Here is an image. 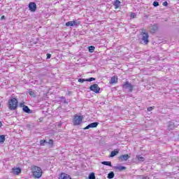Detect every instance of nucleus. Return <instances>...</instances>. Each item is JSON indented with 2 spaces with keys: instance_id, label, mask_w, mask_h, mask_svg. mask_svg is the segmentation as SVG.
I'll return each instance as SVG.
<instances>
[{
  "instance_id": "obj_28",
  "label": "nucleus",
  "mask_w": 179,
  "mask_h": 179,
  "mask_svg": "<svg viewBox=\"0 0 179 179\" xmlns=\"http://www.w3.org/2000/svg\"><path fill=\"white\" fill-rule=\"evenodd\" d=\"M66 26L67 27H69V26H73V24L72 21H69V22H67L66 23Z\"/></svg>"
},
{
  "instance_id": "obj_22",
  "label": "nucleus",
  "mask_w": 179,
  "mask_h": 179,
  "mask_svg": "<svg viewBox=\"0 0 179 179\" xmlns=\"http://www.w3.org/2000/svg\"><path fill=\"white\" fill-rule=\"evenodd\" d=\"M114 172L113 171H110L108 174V179H113L114 178Z\"/></svg>"
},
{
  "instance_id": "obj_11",
  "label": "nucleus",
  "mask_w": 179,
  "mask_h": 179,
  "mask_svg": "<svg viewBox=\"0 0 179 179\" xmlns=\"http://www.w3.org/2000/svg\"><path fill=\"white\" fill-rule=\"evenodd\" d=\"M13 173L15 176H19L22 173V169L20 168L13 169Z\"/></svg>"
},
{
  "instance_id": "obj_23",
  "label": "nucleus",
  "mask_w": 179,
  "mask_h": 179,
  "mask_svg": "<svg viewBox=\"0 0 179 179\" xmlns=\"http://www.w3.org/2000/svg\"><path fill=\"white\" fill-rule=\"evenodd\" d=\"M72 23L73 26H75L76 27V26H79V24H80V22L76 20L72 21Z\"/></svg>"
},
{
  "instance_id": "obj_41",
  "label": "nucleus",
  "mask_w": 179,
  "mask_h": 179,
  "mask_svg": "<svg viewBox=\"0 0 179 179\" xmlns=\"http://www.w3.org/2000/svg\"><path fill=\"white\" fill-rule=\"evenodd\" d=\"M0 107H1V103H0Z\"/></svg>"
},
{
  "instance_id": "obj_32",
  "label": "nucleus",
  "mask_w": 179,
  "mask_h": 179,
  "mask_svg": "<svg viewBox=\"0 0 179 179\" xmlns=\"http://www.w3.org/2000/svg\"><path fill=\"white\" fill-rule=\"evenodd\" d=\"M78 82L80 83H83V82H86V79H85V78H79L78 79Z\"/></svg>"
},
{
  "instance_id": "obj_37",
  "label": "nucleus",
  "mask_w": 179,
  "mask_h": 179,
  "mask_svg": "<svg viewBox=\"0 0 179 179\" xmlns=\"http://www.w3.org/2000/svg\"><path fill=\"white\" fill-rule=\"evenodd\" d=\"M46 57H47V59H50V58H51V54L47 53Z\"/></svg>"
},
{
  "instance_id": "obj_21",
  "label": "nucleus",
  "mask_w": 179,
  "mask_h": 179,
  "mask_svg": "<svg viewBox=\"0 0 179 179\" xmlns=\"http://www.w3.org/2000/svg\"><path fill=\"white\" fill-rule=\"evenodd\" d=\"M136 159H138L139 162H145V157L141 156V155H136Z\"/></svg>"
},
{
  "instance_id": "obj_19",
  "label": "nucleus",
  "mask_w": 179,
  "mask_h": 179,
  "mask_svg": "<svg viewBox=\"0 0 179 179\" xmlns=\"http://www.w3.org/2000/svg\"><path fill=\"white\" fill-rule=\"evenodd\" d=\"M101 164H103V166H108L109 167H113V165L111 164V162L103 161L101 162Z\"/></svg>"
},
{
  "instance_id": "obj_17",
  "label": "nucleus",
  "mask_w": 179,
  "mask_h": 179,
  "mask_svg": "<svg viewBox=\"0 0 179 179\" xmlns=\"http://www.w3.org/2000/svg\"><path fill=\"white\" fill-rule=\"evenodd\" d=\"M113 5L115 9H118V8H120V5H121V1H120V0H115Z\"/></svg>"
},
{
  "instance_id": "obj_29",
  "label": "nucleus",
  "mask_w": 179,
  "mask_h": 179,
  "mask_svg": "<svg viewBox=\"0 0 179 179\" xmlns=\"http://www.w3.org/2000/svg\"><path fill=\"white\" fill-rule=\"evenodd\" d=\"M93 80H96V78L91 77L90 78L86 79V82H93Z\"/></svg>"
},
{
  "instance_id": "obj_8",
  "label": "nucleus",
  "mask_w": 179,
  "mask_h": 179,
  "mask_svg": "<svg viewBox=\"0 0 179 179\" xmlns=\"http://www.w3.org/2000/svg\"><path fill=\"white\" fill-rule=\"evenodd\" d=\"M98 126H99V122H94L91 124H89L87 127L83 128V129L86 130V129H90V128H97Z\"/></svg>"
},
{
  "instance_id": "obj_7",
  "label": "nucleus",
  "mask_w": 179,
  "mask_h": 179,
  "mask_svg": "<svg viewBox=\"0 0 179 179\" xmlns=\"http://www.w3.org/2000/svg\"><path fill=\"white\" fill-rule=\"evenodd\" d=\"M28 8L31 12H36V10H37V4H36L34 2H30Z\"/></svg>"
},
{
  "instance_id": "obj_10",
  "label": "nucleus",
  "mask_w": 179,
  "mask_h": 179,
  "mask_svg": "<svg viewBox=\"0 0 179 179\" xmlns=\"http://www.w3.org/2000/svg\"><path fill=\"white\" fill-rule=\"evenodd\" d=\"M59 179H72L71 176L65 173H62Z\"/></svg>"
},
{
  "instance_id": "obj_33",
  "label": "nucleus",
  "mask_w": 179,
  "mask_h": 179,
  "mask_svg": "<svg viewBox=\"0 0 179 179\" xmlns=\"http://www.w3.org/2000/svg\"><path fill=\"white\" fill-rule=\"evenodd\" d=\"M29 96H33L34 97L36 96V94H34V92L31 90L29 91Z\"/></svg>"
},
{
  "instance_id": "obj_3",
  "label": "nucleus",
  "mask_w": 179,
  "mask_h": 179,
  "mask_svg": "<svg viewBox=\"0 0 179 179\" xmlns=\"http://www.w3.org/2000/svg\"><path fill=\"white\" fill-rule=\"evenodd\" d=\"M141 41L145 45L149 44V34L146 31V29H142L141 31Z\"/></svg>"
},
{
  "instance_id": "obj_35",
  "label": "nucleus",
  "mask_w": 179,
  "mask_h": 179,
  "mask_svg": "<svg viewBox=\"0 0 179 179\" xmlns=\"http://www.w3.org/2000/svg\"><path fill=\"white\" fill-rule=\"evenodd\" d=\"M155 108V106H150L147 108V111L150 112Z\"/></svg>"
},
{
  "instance_id": "obj_31",
  "label": "nucleus",
  "mask_w": 179,
  "mask_h": 179,
  "mask_svg": "<svg viewBox=\"0 0 179 179\" xmlns=\"http://www.w3.org/2000/svg\"><path fill=\"white\" fill-rule=\"evenodd\" d=\"M153 6H155V8H157V6H159V1H154L153 2Z\"/></svg>"
},
{
  "instance_id": "obj_9",
  "label": "nucleus",
  "mask_w": 179,
  "mask_h": 179,
  "mask_svg": "<svg viewBox=\"0 0 179 179\" xmlns=\"http://www.w3.org/2000/svg\"><path fill=\"white\" fill-rule=\"evenodd\" d=\"M22 111H24V113H27V114H31V113H33V110H30L27 106H23Z\"/></svg>"
},
{
  "instance_id": "obj_13",
  "label": "nucleus",
  "mask_w": 179,
  "mask_h": 179,
  "mask_svg": "<svg viewBox=\"0 0 179 179\" xmlns=\"http://www.w3.org/2000/svg\"><path fill=\"white\" fill-rule=\"evenodd\" d=\"M110 85H114L115 83H118V78H117L115 76H113L110 79Z\"/></svg>"
},
{
  "instance_id": "obj_4",
  "label": "nucleus",
  "mask_w": 179,
  "mask_h": 179,
  "mask_svg": "<svg viewBox=\"0 0 179 179\" xmlns=\"http://www.w3.org/2000/svg\"><path fill=\"white\" fill-rule=\"evenodd\" d=\"M123 90H128L129 93H132L134 91V85L129 83V81L127 80L124 82L122 85Z\"/></svg>"
},
{
  "instance_id": "obj_36",
  "label": "nucleus",
  "mask_w": 179,
  "mask_h": 179,
  "mask_svg": "<svg viewBox=\"0 0 179 179\" xmlns=\"http://www.w3.org/2000/svg\"><path fill=\"white\" fill-rule=\"evenodd\" d=\"M163 6H169V3L167 1H164L163 3H162Z\"/></svg>"
},
{
  "instance_id": "obj_39",
  "label": "nucleus",
  "mask_w": 179,
  "mask_h": 179,
  "mask_svg": "<svg viewBox=\"0 0 179 179\" xmlns=\"http://www.w3.org/2000/svg\"><path fill=\"white\" fill-rule=\"evenodd\" d=\"M1 20L2 19H5V15H3V16H1Z\"/></svg>"
},
{
  "instance_id": "obj_18",
  "label": "nucleus",
  "mask_w": 179,
  "mask_h": 179,
  "mask_svg": "<svg viewBox=\"0 0 179 179\" xmlns=\"http://www.w3.org/2000/svg\"><path fill=\"white\" fill-rule=\"evenodd\" d=\"M159 29V27H157V24H154L152 27H151V31L152 33H156V31H157Z\"/></svg>"
},
{
  "instance_id": "obj_6",
  "label": "nucleus",
  "mask_w": 179,
  "mask_h": 179,
  "mask_svg": "<svg viewBox=\"0 0 179 179\" xmlns=\"http://www.w3.org/2000/svg\"><path fill=\"white\" fill-rule=\"evenodd\" d=\"M90 90H91V92H94V93H100V88L99 87V85L97 84L92 85L90 87Z\"/></svg>"
},
{
  "instance_id": "obj_14",
  "label": "nucleus",
  "mask_w": 179,
  "mask_h": 179,
  "mask_svg": "<svg viewBox=\"0 0 179 179\" xmlns=\"http://www.w3.org/2000/svg\"><path fill=\"white\" fill-rule=\"evenodd\" d=\"M176 128V126L174 125V122H169V125H168V129L169 131H173Z\"/></svg>"
},
{
  "instance_id": "obj_16",
  "label": "nucleus",
  "mask_w": 179,
  "mask_h": 179,
  "mask_svg": "<svg viewBox=\"0 0 179 179\" xmlns=\"http://www.w3.org/2000/svg\"><path fill=\"white\" fill-rule=\"evenodd\" d=\"M115 169L116 170H118L119 171H124V170H127V167L122 166H120V165L116 166L115 167Z\"/></svg>"
},
{
  "instance_id": "obj_40",
  "label": "nucleus",
  "mask_w": 179,
  "mask_h": 179,
  "mask_svg": "<svg viewBox=\"0 0 179 179\" xmlns=\"http://www.w3.org/2000/svg\"><path fill=\"white\" fill-rule=\"evenodd\" d=\"M2 126V122L0 121V127Z\"/></svg>"
},
{
  "instance_id": "obj_15",
  "label": "nucleus",
  "mask_w": 179,
  "mask_h": 179,
  "mask_svg": "<svg viewBox=\"0 0 179 179\" xmlns=\"http://www.w3.org/2000/svg\"><path fill=\"white\" fill-rule=\"evenodd\" d=\"M118 153H120V150L115 149L110 152V157H114V156H117V155H118Z\"/></svg>"
},
{
  "instance_id": "obj_25",
  "label": "nucleus",
  "mask_w": 179,
  "mask_h": 179,
  "mask_svg": "<svg viewBox=\"0 0 179 179\" xmlns=\"http://www.w3.org/2000/svg\"><path fill=\"white\" fill-rule=\"evenodd\" d=\"M89 179H96V176L94 175V173H91L89 176Z\"/></svg>"
},
{
  "instance_id": "obj_34",
  "label": "nucleus",
  "mask_w": 179,
  "mask_h": 179,
  "mask_svg": "<svg viewBox=\"0 0 179 179\" xmlns=\"http://www.w3.org/2000/svg\"><path fill=\"white\" fill-rule=\"evenodd\" d=\"M61 99L64 100V104H68V101H66V99H65V96H62Z\"/></svg>"
},
{
  "instance_id": "obj_24",
  "label": "nucleus",
  "mask_w": 179,
  "mask_h": 179,
  "mask_svg": "<svg viewBox=\"0 0 179 179\" xmlns=\"http://www.w3.org/2000/svg\"><path fill=\"white\" fill-rule=\"evenodd\" d=\"M5 142V135H0V143Z\"/></svg>"
},
{
  "instance_id": "obj_26",
  "label": "nucleus",
  "mask_w": 179,
  "mask_h": 179,
  "mask_svg": "<svg viewBox=\"0 0 179 179\" xmlns=\"http://www.w3.org/2000/svg\"><path fill=\"white\" fill-rule=\"evenodd\" d=\"M95 48H96L94 46H93V45L90 46L88 48L89 52H93V51H94Z\"/></svg>"
},
{
  "instance_id": "obj_38",
  "label": "nucleus",
  "mask_w": 179,
  "mask_h": 179,
  "mask_svg": "<svg viewBox=\"0 0 179 179\" xmlns=\"http://www.w3.org/2000/svg\"><path fill=\"white\" fill-rule=\"evenodd\" d=\"M23 106H26V105H24V103H20V107H22V108H23Z\"/></svg>"
},
{
  "instance_id": "obj_2",
  "label": "nucleus",
  "mask_w": 179,
  "mask_h": 179,
  "mask_svg": "<svg viewBox=\"0 0 179 179\" xmlns=\"http://www.w3.org/2000/svg\"><path fill=\"white\" fill-rule=\"evenodd\" d=\"M32 174L34 178H41V176H43V171L41 168L34 166L32 167Z\"/></svg>"
},
{
  "instance_id": "obj_1",
  "label": "nucleus",
  "mask_w": 179,
  "mask_h": 179,
  "mask_svg": "<svg viewBox=\"0 0 179 179\" xmlns=\"http://www.w3.org/2000/svg\"><path fill=\"white\" fill-rule=\"evenodd\" d=\"M19 104V101L16 98H10L8 101V107L10 111L17 110V106Z\"/></svg>"
},
{
  "instance_id": "obj_5",
  "label": "nucleus",
  "mask_w": 179,
  "mask_h": 179,
  "mask_svg": "<svg viewBox=\"0 0 179 179\" xmlns=\"http://www.w3.org/2000/svg\"><path fill=\"white\" fill-rule=\"evenodd\" d=\"M82 121H83V115H76L73 120V125H80V124H82Z\"/></svg>"
},
{
  "instance_id": "obj_30",
  "label": "nucleus",
  "mask_w": 179,
  "mask_h": 179,
  "mask_svg": "<svg viewBox=\"0 0 179 179\" xmlns=\"http://www.w3.org/2000/svg\"><path fill=\"white\" fill-rule=\"evenodd\" d=\"M130 17H131V19H135V17H136V13H131Z\"/></svg>"
},
{
  "instance_id": "obj_12",
  "label": "nucleus",
  "mask_w": 179,
  "mask_h": 179,
  "mask_svg": "<svg viewBox=\"0 0 179 179\" xmlns=\"http://www.w3.org/2000/svg\"><path fill=\"white\" fill-rule=\"evenodd\" d=\"M129 155H128L127 154L126 155H122L120 157V159H121L122 162H127V160H128V159H129Z\"/></svg>"
},
{
  "instance_id": "obj_20",
  "label": "nucleus",
  "mask_w": 179,
  "mask_h": 179,
  "mask_svg": "<svg viewBox=\"0 0 179 179\" xmlns=\"http://www.w3.org/2000/svg\"><path fill=\"white\" fill-rule=\"evenodd\" d=\"M46 145H48L50 148H52L54 145V141L52 139H50L48 141H47Z\"/></svg>"
},
{
  "instance_id": "obj_27",
  "label": "nucleus",
  "mask_w": 179,
  "mask_h": 179,
  "mask_svg": "<svg viewBox=\"0 0 179 179\" xmlns=\"http://www.w3.org/2000/svg\"><path fill=\"white\" fill-rule=\"evenodd\" d=\"M47 143L46 140H41L40 141V145L41 146H45V145Z\"/></svg>"
}]
</instances>
